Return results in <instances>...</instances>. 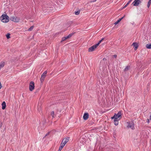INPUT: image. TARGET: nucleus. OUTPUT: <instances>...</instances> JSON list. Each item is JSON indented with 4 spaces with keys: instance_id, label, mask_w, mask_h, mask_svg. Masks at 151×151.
<instances>
[{
    "instance_id": "10",
    "label": "nucleus",
    "mask_w": 151,
    "mask_h": 151,
    "mask_svg": "<svg viewBox=\"0 0 151 151\" xmlns=\"http://www.w3.org/2000/svg\"><path fill=\"white\" fill-rule=\"evenodd\" d=\"M2 109H4L6 107V104L5 101H3L1 104Z\"/></svg>"
},
{
    "instance_id": "3",
    "label": "nucleus",
    "mask_w": 151,
    "mask_h": 151,
    "mask_svg": "<svg viewBox=\"0 0 151 151\" xmlns=\"http://www.w3.org/2000/svg\"><path fill=\"white\" fill-rule=\"evenodd\" d=\"M69 140V137H68L64 138L61 142L60 145L63 147L66 143Z\"/></svg>"
},
{
    "instance_id": "31",
    "label": "nucleus",
    "mask_w": 151,
    "mask_h": 151,
    "mask_svg": "<svg viewBox=\"0 0 151 151\" xmlns=\"http://www.w3.org/2000/svg\"><path fill=\"white\" fill-rule=\"evenodd\" d=\"M150 4H148V3L147 4V7L148 8H149L150 6Z\"/></svg>"
},
{
    "instance_id": "30",
    "label": "nucleus",
    "mask_w": 151,
    "mask_h": 151,
    "mask_svg": "<svg viewBox=\"0 0 151 151\" xmlns=\"http://www.w3.org/2000/svg\"><path fill=\"white\" fill-rule=\"evenodd\" d=\"M128 5V3H127L125 6L124 7V8H125Z\"/></svg>"
},
{
    "instance_id": "26",
    "label": "nucleus",
    "mask_w": 151,
    "mask_h": 151,
    "mask_svg": "<svg viewBox=\"0 0 151 151\" xmlns=\"http://www.w3.org/2000/svg\"><path fill=\"white\" fill-rule=\"evenodd\" d=\"M10 34H8L7 35H6V37L7 38V39H9L10 38Z\"/></svg>"
},
{
    "instance_id": "36",
    "label": "nucleus",
    "mask_w": 151,
    "mask_h": 151,
    "mask_svg": "<svg viewBox=\"0 0 151 151\" xmlns=\"http://www.w3.org/2000/svg\"><path fill=\"white\" fill-rule=\"evenodd\" d=\"M1 83L0 82V89L1 88Z\"/></svg>"
},
{
    "instance_id": "12",
    "label": "nucleus",
    "mask_w": 151,
    "mask_h": 151,
    "mask_svg": "<svg viewBox=\"0 0 151 151\" xmlns=\"http://www.w3.org/2000/svg\"><path fill=\"white\" fill-rule=\"evenodd\" d=\"M124 16L122 17L120 19H119L118 20H117L116 22H115L114 23V24L115 25L117 24H118L120 21H121V20L123 18Z\"/></svg>"
},
{
    "instance_id": "33",
    "label": "nucleus",
    "mask_w": 151,
    "mask_h": 151,
    "mask_svg": "<svg viewBox=\"0 0 151 151\" xmlns=\"http://www.w3.org/2000/svg\"><path fill=\"white\" fill-rule=\"evenodd\" d=\"M148 3L150 4H151V0H149Z\"/></svg>"
},
{
    "instance_id": "35",
    "label": "nucleus",
    "mask_w": 151,
    "mask_h": 151,
    "mask_svg": "<svg viewBox=\"0 0 151 151\" xmlns=\"http://www.w3.org/2000/svg\"><path fill=\"white\" fill-rule=\"evenodd\" d=\"M149 120H150V119H147V123H149Z\"/></svg>"
},
{
    "instance_id": "5",
    "label": "nucleus",
    "mask_w": 151,
    "mask_h": 151,
    "mask_svg": "<svg viewBox=\"0 0 151 151\" xmlns=\"http://www.w3.org/2000/svg\"><path fill=\"white\" fill-rule=\"evenodd\" d=\"M127 127L128 128H130L133 129L134 128V124L132 122H127Z\"/></svg>"
},
{
    "instance_id": "20",
    "label": "nucleus",
    "mask_w": 151,
    "mask_h": 151,
    "mask_svg": "<svg viewBox=\"0 0 151 151\" xmlns=\"http://www.w3.org/2000/svg\"><path fill=\"white\" fill-rule=\"evenodd\" d=\"M34 26H32L28 30L29 31H32L33 28H34Z\"/></svg>"
},
{
    "instance_id": "13",
    "label": "nucleus",
    "mask_w": 151,
    "mask_h": 151,
    "mask_svg": "<svg viewBox=\"0 0 151 151\" xmlns=\"http://www.w3.org/2000/svg\"><path fill=\"white\" fill-rule=\"evenodd\" d=\"M4 62H2L0 63V69L3 68L4 65Z\"/></svg>"
},
{
    "instance_id": "28",
    "label": "nucleus",
    "mask_w": 151,
    "mask_h": 151,
    "mask_svg": "<svg viewBox=\"0 0 151 151\" xmlns=\"http://www.w3.org/2000/svg\"><path fill=\"white\" fill-rule=\"evenodd\" d=\"M115 116H114H114H113V117H111V119H114V120H115Z\"/></svg>"
},
{
    "instance_id": "22",
    "label": "nucleus",
    "mask_w": 151,
    "mask_h": 151,
    "mask_svg": "<svg viewBox=\"0 0 151 151\" xmlns=\"http://www.w3.org/2000/svg\"><path fill=\"white\" fill-rule=\"evenodd\" d=\"M80 11H78L77 12H75V14L76 15H78L80 13Z\"/></svg>"
},
{
    "instance_id": "9",
    "label": "nucleus",
    "mask_w": 151,
    "mask_h": 151,
    "mask_svg": "<svg viewBox=\"0 0 151 151\" xmlns=\"http://www.w3.org/2000/svg\"><path fill=\"white\" fill-rule=\"evenodd\" d=\"M89 116L88 114L87 113H85L83 116V118L84 120H86L88 118Z\"/></svg>"
},
{
    "instance_id": "18",
    "label": "nucleus",
    "mask_w": 151,
    "mask_h": 151,
    "mask_svg": "<svg viewBox=\"0 0 151 151\" xmlns=\"http://www.w3.org/2000/svg\"><path fill=\"white\" fill-rule=\"evenodd\" d=\"M45 78V77L41 76V78L40 79V81H41V82H42L44 80Z\"/></svg>"
},
{
    "instance_id": "8",
    "label": "nucleus",
    "mask_w": 151,
    "mask_h": 151,
    "mask_svg": "<svg viewBox=\"0 0 151 151\" xmlns=\"http://www.w3.org/2000/svg\"><path fill=\"white\" fill-rule=\"evenodd\" d=\"M97 47V46L96 45H94L89 48L88 51L89 52H92L96 49Z\"/></svg>"
},
{
    "instance_id": "16",
    "label": "nucleus",
    "mask_w": 151,
    "mask_h": 151,
    "mask_svg": "<svg viewBox=\"0 0 151 151\" xmlns=\"http://www.w3.org/2000/svg\"><path fill=\"white\" fill-rule=\"evenodd\" d=\"M47 73V72L46 71H45L43 73V74H42V76L44 77H45L46 76V74Z\"/></svg>"
},
{
    "instance_id": "1",
    "label": "nucleus",
    "mask_w": 151,
    "mask_h": 151,
    "mask_svg": "<svg viewBox=\"0 0 151 151\" xmlns=\"http://www.w3.org/2000/svg\"><path fill=\"white\" fill-rule=\"evenodd\" d=\"M9 17L6 14H3L0 17L1 21L4 23H7L9 21Z\"/></svg>"
},
{
    "instance_id": "4",
    "label": "nucleus",
    "mask_w": 151,
    "mask_h": 151,
    "mask_svg": "<svg viewBox=\"0 0 151 151\" xmlns=\"http://www.w3.org/2000/svg\"><path fill=\"white\" fill-rule=\"evenodd\" d=\"M122 115V113L121 111H119L117 114H115L114 116H115V120L117 119L120 120V118Z\"/></svg>"
},
{
    "instance_id": "14",
    "label": "nucleus",
    "mask_w": 151,
    "mask_h": 151,
    "mask_svg": "<svg viewBox=\"0 0 151 151\" xmlns=\"http://www.w3.org/2000/svg\"><path fill=\"white\" fill-rule=\"evenodd\" d=\"M119 120L117 119H115L114 120V124L115 125H118L119 123L118 121Z\"/></svg>"
},
{
    "instance_id": "2",
    "label": "nucleus",
    "mask_w": 151,
    "mask_h": 151,
    "mask_svg": "<svg viewBox=\"0 0 151 151\" xmlns=\"http://www.w3.org/2000/svg\"><path fill=\"white\" fill-rule=\"evenodd\" d=\"M10 20L14 22H18L20 20V18L16 16H12L10 17Z\"/></svg>"
},
{
    "instance_id": "27",
    "label": "nucleus",
    "mask_w": 151,
    "mask_h": 151,
    "mask_svg": "<svg viewBox=\"0 0 151 151\" xmlns=\"http://www.w3.org/2000/svg\"><path fill=\"white\" fill-rule=\"evenodd\" d=\"M63 147H62V146H61V145H60L58 151H61V150Z\"/></svg>"
},
{
    "instance_id": "32",
    "label": "nucleus",
    "mask_w": 151,
    "mask_h": 151,
    "mask_svg": "<svg viewBox=\"0 0 151 151\" xmlns=\"http://www.w3.org/2000/svg\"><path fill=\"white\" fill-rule=\"evenodd\" d=\"M132 0H129L128 2L127 3H128V4L130 3V2L132 1Z\"/></svg>"
},
{
    "instance_id": "23",
    "label": "nucleus",
    "mask_w": 151,
    "mask_h": 151,
    "mask_svg": "<svg viewBox=\"0 0 151 151\" xmlns=\"http://www.w3.org/2000/svg\"><path fill=\"white\" fill-rule=\"evenodd\" d=\"M72 35H73L72 34H69L67 36H66L67 38L68 39V38L71 37Z\"/></svg>"
},
{
    "instance_id": "19",
    "label": "nucleus",
    "mask_w": 151,
    "mask_h": 151,
    "mask_svg": "<svg viewBox=\"0 0 151 151\" xmlns=\"http://www.w3.org/2000/svg\"><path fill=\"white\" fill-rule=\"evenodd\" d=\"M68 38H67V37H63L62 38V40H61V42H63V41H65V40H66Z\"/></svg>"
},
{
    "instance_id": "29",
    "label": "nucleus",
    "mask_w": 151,
    "mask_h": 151,
    "mask_svg": "<svg viewBox=\"0 0 151 151\" xmlns=\"http://www.w3.org/2000/svg\"><path fill=\"white\" fill-rule=\"evenodd\" d=\"M117 55H113V57L115 58H116L117 57Z\"/></svg>"
},
{
    "instance_id": "21",
    "label": "nucleus",
    "mask_w": 151,
    "mask_h": 151,
    "mask_svg": "<svg viewBox=\"0 0 151 151\" xmlns=\"http://www.w3.org/2000/svg\"><path fill=\"white\" fill-rule=\"evenodd\" d=\"M37 110L39 111H40L41 110V108L40 107V105H39V104L38 105Z\"/></svg>"
},
{
    "instance_id": "37",
    "label": "nucleus",
    "mask_w": 151,
    "mask_h": 151,
    "mask_svg": "<svg viewBox=\"0 0 151 151\" xmlns=\"http://www.w3.org/2000/svg\"><path fill=\"white\" fill-rule=\"evenodd\" d=\"M48 134H49V133H47V134H46V135H45V136H47V135H48Z\"/></svg>"
},
{
    "instance_id": "17",
    "label": "nucleus",
    "mask_w": 151,
    "mask_h": 151,
    "mask_svg": "<svg viewBox=\"0 0 151 151\" xmlns=\"http://www.w3.org/2000/svg\"><path fill=\"white\" fill-rule=\"evenodd\" d=\"M104 38H102V39L101 40H100V41L97 44H96V45L97 47V46H98L99 45V44H100L101 42H102V41L103 40H104Z\"/></svg>"
},
{
    "instance_id": "25",
    "label": "nucleus",
    "mask_w": 151,
    "mask_h": 151,
    "mask_svg": "<svg viewBox=\"0 0 151 151\" xmlns=\"http://www.w3.org/2000/svg\"><path fill=\"white\" fill-rule=\"evenodd\" d=\"M51 115L52 116L53 118L54 117V111H52L51 113Z\"/></svg>"
},
{
    "instance_id": "34",
    "label": "nucleus",
    "mask_w": 151,
    "mask_h": 151,
    "mask_svg": "<svg viewBox=\"0 0 151 151\" xmlns=\"http://www.w3.org/2000/svg\"><path fill=\"white\" fill-rule=\"evenodd\" d=\"M97 0H92V1H91V2H95Z\"/></svg>"
},
{
    "instance_id": "11",
    "label": "nucleus",
    "mask_w": 151,
    "mask_h": 151,
    "mask_svg": "<svg viewBox=\"0 0 151 151\" xmlns=\"http://www.w3.org/2000/svg\"><path fill=\"white\" fill-rule=\"evenodd\" d=\"M132 45L134 46V47H135V50H136L138 46V44L136 42H134L132 44Z\"/></svg>"
},
{
    "instance_id": "7",
    "label": "nucleus",
    "mask_w": 151,
    "mask_h": 151,
    "mask_svg": "<svg viewBox=\"0 0 151 151\" xmlns=\"http://www.w3.org/2000/svg\"><path fill=\"white\" fill-rule=\"evenodd\" d=\"M34 89V83L31 81L29 84V89L31 91H32Z\"/></svg>"
},
{
    "instance_id": "6",
    "label": "nucleus",
    "mask_w": 151,
    "mask_h": 151,
    "mask_svg": "<svg viewBox=\"0 0 151 151\" xmlns=\"http://www.w3.org/2000/svg\"><path fill=\"white\" fill-rule=\"evenodd\" d=\"M142 0H135L132 3V4H133L134 6H138L141 3V1Z\"/></svg>"
},
{
    "instance_id": "24",
    "label": "nucleus",
    "mask_w": 151,
    "mask_h": 151,
    "mask_svg": "<svg viewBox=\"0 0 151 151\" xmlns=\"http://www.w3.org/2000/svg\"><path fill=\"white\" fill-rule=\"evenodd\" d=\"M129 67L127 66L125 69H124V71H127L129 69Z\"/></svg>"
},
{
    "instance_id": "15",
    "label": "nucleus",
    "mask_w": 151,
    "mask_h": 151,
    "mask_svg": "<svg viewBox=\"0 0 151 151\" xmlns=\"http://www.w3.org/2000/svg\"><path fill=\"white\" fill-rule=\"evenodd\" d=\"M146 46L148 49H151V44H147L146 45Z\"/></svg>"
}]
</instances>
